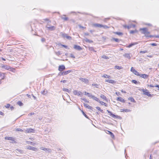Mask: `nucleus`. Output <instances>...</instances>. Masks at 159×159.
<instances>
[{
  "mask_svg": "<svg viewBox=\"0 0 159 159\" xmlns=\"http://www.w3.org/2000/svg\"><path fill=\"white\" fill-rule=\"evenodd\" d=\"M51 23V21L49 20L47 22V24L46 27L48 29V30L50 31H53L56 29V27L55 26L50 27V24Z\"/></svg>",
  "mask_w": 159,
  "mask_h": 159,
  "instance_id": "f257e3e1",
  "label": "nucleus"
},
{
  "mask_svg": "<svg viewBox=\"0 0 159 159\" xmlns=\"http://www.w3.org/2000/svg\"><path fill=\"white\" fill-rule=\"evenodd\" d=\"M140 30H142L141 33L143 34H145L146 33L150 34V32L148 31V29L146 28H140Z\"/></svg>",
  "mask_w": 159,
  "mask_h": 159,
  "instance_id": "f03ea898",
  "label": "nucleus"
},
{
  "mask_svg": "<svg viewBox=\"0 0 159 159\" xmlns=\"http://www.w3.org/2000/svg\"><path fill=\"white\" fill-rule=\"evenodd\" d=\"M142 90L144 94L146 95L149 97H150L151 96V94L149 93V92L148 91L147 89H143Z\"/></svg>",
  "mask_w": 159,
  "mask_h": 159,
  "instance_id": "7ed1b4c3",
  "label": "nucleus"
},
{
  "mask_svg": "<svg viewBox=\"0 0 159 159\" xmlns=\"http://www.w3.org/2000/svg\"><path fill=\"white\" fill-rule=\"evenodd\" d=\"M62 36L63 38H66V39L68 40H71L72 39L71 37L68 36L67 34H66L62 33Z\"/></svg>",
  "mask_w": 159,
  "mask_h": 159,
  "instance_id": "20e7f679",
  "label": "nucleus"
},
{
  "mask_svg": "<svg viewBox=\"0 0 159 159\" xmlns=\"http://www.w3.org/2000/svg\"><path fill=\"white\" fill-rule=\"evenodd\" d=\"M107 111L108 112V113H109L110 115L112 116L113 118H118L119 117H120L118 116L117 115H116L114 114H113V113L109 111L108 110H107Z\"/></svg>",
  "mask_w": 159,
  "mask_h": 159,
  "instance_id": "39448f33",
  "label": "nucleus"
},
{
  "mask_svg": "<svg viewBox=\"0 0 159 159\" xmlns=\"http://www.w3.org/2000/svg\"><path fill=\"white\" fill-rule=\"evenodd\" d=\"M73 93L75 95H77L80 96L82 94V93L80 91H78L77 90H75L73 91Z\"/></svg>",
  "mask_w": 159,
  "mask_h": 159,
  "instance_id": "423d86ee",
  "label": "nucleus"
},
{
  "mask_svg": "<svg viewBox=\"0 0 159 159\" xmlns=\"http://www.w3.org/2000/svg\"><path fill=\"white\" fill-rule=\"evenodd\" d=\"M1 68L2 69H4L7 70H10V69H11V67L7 65H2Z\"/></svg>",
  "mask_w": 159,
  "mask_h": 159,
  "instance_id": "0eeeda50",
  "label": "nucleus"
},
{
  "mask_svg": "<svg viewBox=\"0 0 159 159\" xmlns=\"http://www.w3.org/2000/svg\"><path fill=\"white\" fill-rule=\"evenodd\" d=\"M65 69V67L64 65L59 66L58 67V70L60 71H62Z\"/></svg>",
  "mask_w": 159,
  "mask_h": 159,
  "instance_id": "6e6552de",
  "label": "nucleus"
},
{
  "mask_svg": "<svg viewBox=\"0 0 159 159\" xmlns=\"http://www.w3.org/2000/svg\"><path fill=\"white\" fill-rule=\"evenodd\" d=\"M27 149L29 150H32L34 151H36L37 150V148L31 146H29L27 147Z\"/></svg>",
  "mask_w": 159,
  "mask_h": 159,
  "instance_id": "1a4fd4ad",
  "label": "nucleus"
},
{
  "mask_svg": "<svg viewBox=\"0 0 159 159\" xmlns=\"http://www.w3.org/2000/svg\"><path fill=\"white\" fill-rule=\"evenodd\" d=\"M105 82H108V83L114 84L116 83V81L112 80H106Z\"/></svg>",
  "mask_w": 159,
  "mask_h": 159,
  "instance_id": "9d476101",
  "label": "nucleus"
},
{
  "mask_svg": "<svg viewBox=\"0 0 159 159\" xmlns=\"http://www.w3.org/2000/svg\"><path fill=\"white\" fill-rule=\"evenodd\" d=\"M80 80L83 82H85V83H88L89 82V80L88 79H86V78H81L80 79Z\"/></svg>",
  "mask_w": 159,
  "mask_h": 159,
  "instance_id": "9b49d317",
  "label": "nucleus"
},
{
  "mask_svg": "<svg viewBox=\"0 0 159 159\" xmlns=\"http://www.w3.org/2000/svg\"><path fill=\"white\" fill-rule=\"evenodd\" d=\"M71 72V71L70 70H68L67 71H65L63 72H62L60 73V74H61V75H66L68 73H70V72Z\"/></svg>",
  "mask_w": 159,
  "mask_h": 159,
  "instance_id": "f8f14e48",
  "label": "nucleus"
},
{
  "mask_svg": "<svg viewBox=\"0 0 159 159\" xmlns=\"http://www.w3.org/2000/svg\"><path fill=\"white\" fill-rule=\"evenodd\" d=\"M34 130L32 129H27L26 130V131L28 133H31L34 132Z\"/></svg>",
  "mask_w": 159,
  "mask_h": 159,
  "instance_id": "ddd939ff",
  "label": "nucleus"
},
{
  "mask_svg": "<svg viewBox=\"0 0 159 159\" xmlns=\"http://www.w3.org/2000/svg\"><path fill=\"white\" fill-rule=\"evenodd\" d=\"M74 48L79 51L82 49L81 48L80 46L76 45H74Z\"/></svg>",
  "mask_w": 159,
  "mask_h": 159,
  "instance_id": "4468645a",
  "label": "nucleus"
},
{
  "mask_svg": "<svg viewBox=\"0 0 159 159\" xmlns=\"http://www.w3.org/2000/svg\"><path fill=\"white\" fill-rule=\"evenodd\" d=\"M139 76L145 79H147L148 77V75L147 74H140Z\"/></svg>",
  "mask_w": 159,
  "mask_h": 159,
  "instance_id": "2eb2a0df",
  "label": "nucleus"
},
{
  "mask_svg": "<svg viewBox=\"0 0 159 159\" xmlns=\"http://www.w3.org/2000/svg\"><path fill=\"white\" fill-rule=\"evenodd\" d=\"M130 53H125L123 55L124 57L129 59H130L131 57L130 56Z\"/></svg>",
  "mask_w": 159,
  "mask_h": 159,
  "instance_id": "dca6fc26",
  "label": "nucleus"
},
{
  "mask_svg": "<svg viewBox=\"0 0 159 159\" xmlns=\"http://www.w3.org/2000/svg\"><path fill=\"white\" fill-rule=\"evenodd\" d=\"M84 106L85 107H86L89 109H90L91 110H92L93 107H92L89 106V105H88L87 104H86L85 103H84Z\"/></svg>",
  "mask_w": 159,
  "mask_h": 159,
  "instance_id": "f3484780",
  "label": "nucleus"
},
{
  "mask_svg": "<svg viewBox=\"0 0 159 159\" xmlns=\"http://www.w3.org/2000/svg\"><path fill=\"white\" fill-rule=\"evenodd\" d=\"M117 100L118 101H119L124 103L125 102V100L121 97H118L117 98Z\"/></svg>",
  "mask_w": 159,
  "mask_h": 159,
  "instance_id": "a211bd4d",
  "label": "nucleus"
},
{
  "mask_svg": "<svg viewBox=\"0 0 159 159\" xmlns=\"http://www.w3.org/2000/svg\"><path fill=\"white\" fill-rule=\"evenodd\" d=\"M5 139L8 140H11L13 141H15L14 140V139L12 137H6L5 138Z\"/></svg>",
  "mask_w": 159,
  "mask_h": 159,
  "instance_id": "6ab92c4d",
  "label": "nucleus"
},
{
  "mask_svg": "<svg viewBox=\"0 0 159 159\" xmlns=\"http://www.w3.org/2000/svg\"><path fill=\"white\" fill-rule=\"evenodd\" d=\"M84 40L86 42H88L89 43H92L93 42V41L92 40H89L86 38H85L84 39Z\"/></svg>",
  "mask_w": 159,
  "mask_h": 159,
  "instance_id": "aec40b11",
  "label": "nucleus"
},
{
  "mask_svg": "<svg viewBox=\"0 0 159 159\" xmlns=\"http://www.w3.org/2000/svg\"><path fill=\"white\" fill-rule=\"evenodd\" d=\"M93 25L96 27H102L103 26V25L99 24H95Z\"/></svg>",
  "mask_w": 159,
  "mask_h": 159,
  "instance_id": "412c9836",
  "label": "nucleus"
},
{
  "mask_svg": "<svg viewBox=\"0 0 159 159\" xmlns=\"http://www.w3.org/2000/svg\"><path fill=\"white\" fill-rule=\"evenodd\" d=\"M137 44V43L135 42V43H131L128 46V47L129 48L131 47H132V46Z\"/></svg>",
  "mask_w": 159,
  "mask_h": 159,
  "instance_id": "4be33fe9",
  "label": "nucleus"
},
{
  "mask_svg": "<svg viewBox=\"0 0 159 159\" xmlns=\"http://www.w3.org/2000/svg\"><path fill=\"white\" fill-rule=\"evenodd\" d=\"M65 16V15H64L61 17V18L64 20L66 21L68 20V18L67 17H66Z\"/></svg>",
  "mask_w": 159,
  "mask_h": 159,
  "instance_id": "5701e85b",
  "label": "nucleus"
},
{
  "mask_svg": "<svg viewBox=\"0 0 159 159\" xmlns=\"http://www.w3.org/2000/svg\"><path fill=\"white\" fill-rule=\"evenodd\" d=\"M0 76L2 77L1 79V80H3L4 79L5 77V74L3 73H0Z\"/></svg>",
  "mask_w": 159,
  "mask_h": 159,
  "instance_id": "b1692460",
  "label": "nucleus"
},
{
  "mask_svg": "<svg viewBox=\"0 0 159 159\" xmlns=\"http://www.w3.org/2000/svg\"><path fill=\"white\" fill-rule=\"evenodd\" d=\"M108 132L109 133L108 134H110L111 137L112 138H114V134L111 132L109 131H108Z\"/></svg>",
  "mask_w": 159,
  "mask_h": 159,
  "instance_id": "393cba45",
  "label": "nucleus"
},
{
  "mask_svg": "<svg viewBox=\"0 0 159 159\" xmlns=\"http://www.w3.org/2000/svg\"><path fill=\"white\" fill-rule=\"evenodd\" d=\"M102 77H104L105 78H108L109 79H110L111 78V77L110 76L107 75H106V74H105V75H103L102 76Z\"/></svg>",
  "mask_w": 159,
  "mask_h": 159,
  "instance_id": "a878e982",
  "label": "nucleus"
},
{
  "mask_svg": "<svg viewBox=\"0 0 159 159\" xmlns=\"http://www.w3.org/2000/svg\"><path fill=\"white\" fill-rule=\"evenodd\" d=\"M121 110H122V111H124L125 112H129L130 111V110L129 109H121Z\"/></svg>",
  "mask_w": 159,
  "mask_h": 159,
  "instance_id": "bb28decb",
  "label": "nucleus"
},
{
  "mask_svg": "<svg viewBox=\"0 0 159 159\" xmlns=\"http://www.w3.org/2000/svg\"><path fill=\"white\" fill-rule=\"evenodd\" d=\"M111 41L114 40L115 41V42H119V39H118L117 38H112L111 39Z\"/></svg>",
  "mask_w": 159,
  "mask_h": 159,
  "instance_id": "cd10ccee",
  "label": "nucleus"
},
{
  "mask_svg": "<svg viewBox=\"0 0 159 159\" xmlns=\"http://www.w3.org/2000/svg\"><path fill=\"white\" fill-rule=\"evenodd\" d=\"M41 149L44 151H47L48 152H50L51 150L50 149H49L46 148H41Z\"/></svg>",
  "mask_w": 159,
  "mask_h": 159,
  "instance_id": "c85d7f7f",
  "label": "nucleus"
},
{
  "mask_svg": "<svg viewBox=\"0 0 159 159\" xmlns=\"http://www.w3.org/2000/svg\"><path fill=\"white\" fill-rule=\"evenodd\" d=\"M114 33L115 34H117L119 35H122L123 34V33L120 32H114Z\"/></svg>",
  "mask_w": 159,
  "mask_h": 159,
  "instance_id": "c756f323",
  "label": "nucleus"
},
{
  "mask_svg": "<svg viewBox=\"0 0 159 159\" xmlns=\"http://www.w3.org/2000/svg\"><path fill=\"white\" fill-rule=\"evenodd\" d=\"M92 98L93 99L95 100V101H96L98 102L99 101V99L95 97L94 96H93V97Z\"/></svg>",
  "mask_w": 159,
  "mask_h": 159,
  "instance_id": "7c9ffc66",
  "label": "nucleus"
},
{
  "mask_svg": "<svg viewBox=\"0 0 159 159\" xmlns=\"http://www.w3.org/2000/svg\"><path fill=\"white\" fill-rule=\"evenodd\" d=\"M41 93L42 94L44 95H45L47 93V91L44 90L41 91Z\"/></svg>",
  "mask_w": 159,
  "mask_h": 159,
  "instance_id": "2f4dec72",
  "label": "nucleus"
},
{
  "mask_svg": "<svg viewBox=\"0 0 159 159\" xmlns=\"http://www.w3.org/2000/svg\"><path fill=\"white\" fill-rule=\"evenodd\" d=\"M132 82L136 84H137L138 83H140V82H138L137 81L135 80H132Z\"/></svg>",
  "mask_w": 159,
  "mask_h": 159,
  "instance_id": "473e14b6",
  "label": "nucleus"
},
{
  "mask_svg": "<svg viewBox=\"0 0 159 159\" xmlns=\"http://www.w3.org/2000/svg\"><path fill=\"white\" fill-rule=\"evenodd\" d=\"M128 99L130 100L131 102H135L134 99L133 98H128Z\"/></svg>",
  "mask_w": 159,
  "mask_h": 159,
  "instance_id": "72a5a7b5",
  "label": "nucleus"
},
{
  "mask_svg": "<svg viewBox=\"0 0 159 159\" xmlns=\"http://www.w3.org/2000/svg\"><path fill=\"white\" fill-rule=\"evenodd\" d=\"M17 104L18 105H19L20 106H21L23 105V104L22 102L21 101H18L17 102Z\"/></svg>",
  "mask_w": 159,
  "mask_h": 159,
  "instance_id": "f704fd0d",
  "label": "nucleus"
},
{
  "mask_svg": "<svg viewBox=\"0 0 159 159\" xmlns=\"http://www.w3.org/2000/svg\"><path fill=\"white\" fill-rule=\"evenodd\" d=\"M100 97L102 98V99H104V100H106V97L105 96H104L102 94L100 96Z\"/></svg>",
  "mask_w": 159,
  "mask_h": 159,
  "instance_id": "c9c22d12",
  "label": "nucleus"
},
{
  "mask_svg": "<svg viewBox=\"0 0 159 159\" xmlns=\"http://www.w3.org/2000/svg\"><path fill=\"white\" fill-rule=\"evenodd\" d=\"M134 74L137 76H140V74L139 72H138L136 70L135 71V72L134 73Z\"/></svg>",
  "mask_w": 159,
  "mask_h": 159,
  "instance_id": "e433bc0d",
  "label": "nucleus"
},
{
  "mask_svg": "<svg viewBox=\"0 0 159 159\" xmlns=\"http://www.w3.org/2000/svg\"><path fill=\"white\" fill-rule=\"evenodd\" d=\"M102 58L104 59H109V57H108L106 56L105 55H103L102 56Z\"/></svg>",
  "mask_w": 159,
  "mask_h": 159,
  "instance_id": "4c0bfd02",
  "label": "nucleus"
},
{
  "mask_svg": "<svg viewBox=\"0 0 159 159\" xmlns=\"http://www.w3.org/2000/svg\"><path fill=\"white\" fill-rule=\"evenodd\" d=\"M98 102H99L102 105H105L106 104V103L102 101H99Z\"/></svg>",
  "mask_w": 159,
  "mask_h": 159,
  "instance_id": "58836bf2",
  "label": "nucleus"
},
{
  "mask_svg": "<svg viewBox=\"0 0 159 159\" xmlns=\"http://www.w3.org/2000/svg\"><path fill=\"white\" fill-rule=\"evenodd\" d=\"M115 68L117 69L120 70L122 68V67L121 66H115Z\"/></svg>",
  "mask_w": 159,
  "mask_h": 159,
  "instance_id": "ea45409f",
  "label": "nucleus"
},
{
  "mask_svg": "<svg viewBox=\"0 0 159 159\" xmlns=\"http://www.w3.org/2000/svg\"><path fill=\"white\" fill-rule=\"evenodd\" d=\"M82 112L84 116L86 118L88 119V116L85 114V113L83 111H82Z\"/></svg>",
  "mask_w": 159,
  "mask_h": 159,
  "instance_id": "a19ab883",
  "label": "nucleus"
},
{
  "mask_svg": "<svg viewBox=\"0 0 159 159\" xmlns=\"http://www.w3.org/2000/svg\"><path fill=\"white\" fill-rule=\"evenodd\" d=\"M96 109L101 112H102L103 110H102L99 107H96Z\"/></svg>",
  "mask_w": 159,
  "mask_h": 159,
  "instance_id": "79ce46f5",
  "label": "nucleus"
},
{
  "mask_svg": "<svg viewBox=\"0 0 159 159\" xmlns=\"http://www.w3.org/2000/svg\"><path fill=\"white\" fill-rule=\"evenodd\" d=\"M137 32V30H131L130 33L131 34H133L134 33H136Z\"/></svg>",
  "mask_w": 159,
  "mask_h": 159,
  "instance_id": "37998d69",
  "label": "nucleus"
},
{
  "mask_svg": "<svg viewBox=\"0 0 159 159\" xmlns=\"http://www.w3.org/2000/svg\"><path fill=\"white\" fill-rule=\"evenodd\" d=\"M136 70H135L133 67H131V71H132L133 73H134Z\"/></svg>",
  "mask_w": 159,
  "mask_h": 159,
  "instance_id": "c03bdc74",
  "label": "nucleus"
},
{
  "mask_svg": "<svg viewBox=\"0 0 159 159\" xmlns=\"http://www.w3.org/2000/svg\"><path fill=\"white\" fill-rule=\"evenodd\" d=\"M63 90L64 91L67 92H69V90L68 89L65 88H64Z\"/></svg>",
  "mask_w": 159,
  "mask_h": 159,
  "instance_id": "a18cd8bd",
  "label": "nucleus"
},
{
  "mask_svg": "<svg viewBox=\"0 0 159 159\" xmlns=\"http://www.w3.org/2000/svg\"><path fill=\"white\" fill-rule=\"evenodd\" d=\"M55 53H56V55L58 56H59L61 55V53L60 52H55Z\"/></svg>",
  "mask_w": 159,
  "mask_h": 159,
  "instance_id": "49530a36",
  "label": "nucleus"
},
{
  "mask_svg": "<svg viewBox=\"0 0 159 159\" xmlns=\"http://www.w3.org/2000/svg\"><path fill=\"white\" fill-rule=\"evenodd\" d=\"M16 131H23V130L17 128L16 129Z\"/></svg>",
  "mask_w": 159,
  "mask_h": 159,
  "instance_id": "de8ad7c7",
  "label": "nucleus"
},
{
  "mask_svg": "<svg viewBox=\"0 0 159 159\" xmlns=\"http://www.w3.org/2000/svg\"><path fill=\"white\" fill-rule=\"evenodd\" d=\"M81 99L82 100H83L84 101H85L86 102H89L88 100H87V99H86L85 98H81Z\"/></svg>",
  "mask_w": 159,
  "mask_h": 159,
  "instance_id": "09e8293b",
  "label": "nucleus"
},
{
  "mask_svg": "<svg viewBox=\"0 0 159 159\" xmlns=\"http://www.w3.org/2000/svg\"><path fill=\"white\" fill-rule=\"evenodd\" d=\"M87 95L89 97H91L92 98H93V95H92L91 94V93H87Z\"/></svg>",
  "mask_w": 159,
  "mask_h": 159,
  "instance_id": "8fccbe9b",
  "label": "nucleus"
},
{
  "mask_svg": "<svg viewBox=\"0 0 159 159\" xmlns=\"http://www.w3.org/2000/svg\"><path fill=\"white\" fill-rule=\"evenodd\" d=\"M70 57L71 58H75V56H74V55L72 54H70Z\"/></svg>",
  "mask_w": 159,
  "mask_h": 159,
  "instance_id": "3c124183",
  "label": "nucleus"
},
{
  "mask_svg": "<svg viewBox=\"0 0 159 159\" xmlns=\"http://www.w3.org/2000/svg\"><path fill=\"white\" fill-rule=\"evenodd\" d=\"M148 86H150L151 87H156L155 86L156 85H153L152 84H151L150 85L149 84L147 85Z\"/></svg>",
  "mask_w": 159,
  "mask_h": 159,
  "instance_id": "603ef678",
  "label": "nucleus"
},
{
  "mask_svg": "<svg viewBox=\"0 0 159 159\" xmlns=\"http://www.w3.org/2000/svg\"><path fill=\"white\" fill-rule=\"evenodd\" d=\"M147 51H141L140 52V53H145L146 52H147Z\"/></svg>",
  "mask_w": 159,
  "mask_h": 159,
  "instance_id": "864d4df0",
  "label": "nucleus"
},
{
  "mask_svg": "<svg viewBox=\"0 0 159 159\" xmlns=\"http://www.w3.org/2000/svg\"><path fill=\"white\" fill-rule=\"evenodd\" d=\"M92 85L93 86H95L96 88H98V86H99V85L98 84H93Z\"/></svg>",
  "mask_w": 159,
  "mask_h": 159,
  "instance_id": "5fc2aeb1",
  "label": "nucleus"
},
{
  "mask_svg": "<svg viewBox=\"0 0 159 159\" xmlns=\"http://www.w3.org/2000/svg\"><path fill=\"white\" fill-rule=\"evenodd\" d=\"M102 27H103L105 29H107L109 28V27L106 25H103Z\"/></svg>",
  "mask_w": 159,
  "mask_h": 159,
  "instance_id": "6e6d98bb",
  "label": "nucleus"
},
{
  "mask_svg": "<svg viewBox=\"0 0 159 159\" xmlns=\"http://www.w3.org/2000/svg\"><path fill=\"white\" fill-rule=\"evenodd\" d=\"M41 41L43 42H44L45 41V38H42L41 39Z\"/></svg>",
  "mask_w": 159,
  "mask_h": 159,
  "instance_id": "4d7b16f0",
  "label": "nucleus"
},
{
  "mask_svg": "<svg viewBox=\"0 0 159 159\" xmlns=\"http://www.w3.org/2000/svg\"><path fill=\"white\" fill-rule=\"evenodd\" d=\"M150 45L153 46H156L157 45V44H156L155 43H151L150 44Z\"/></svg>",
  "mask_w": 159,
  "mask_h": 159,
  "instance_id": "13d9d810",
  "label": "nucleus"
},
{
  "mask_svg": "<svg viewBox=\"0 0 159 159\" xmlns=\"http://www.w3.org/2000/svg\"><path fill=\"white\" fill-rule=\"evenodd\" d=\"M14 70H15L14 68L11 67V69H10V70H9L10 71H11L12 72H13Z\"/></svg>",
  "mask_w": 159,
  "mask_h": 159,
  "instance_id": "bf43d9fd",
  "label": "nucleus"
},
{
  "mask_svg": "<svg viewBox=\"0 0 159 159\" xmlns=\"http://www.w3.org/2000/svg\"><path fill=\"white\" fill-rule=\"evenodd\" d=\"M10 105L9 104H7V105L5 107L7 108H8L10 106Z\"/></svg>",
  "mask_w": 159,
  "mask_h": 159,
  "instance_id": "052dcab7",
  "label": "nucleus"
},
{
  "mask_svg": "<svg viewBox=\"0 0 159 159\" xmlns=\"http://www.w3.org/2000/svg\"><path fill=\"white\" fill-rule=\"evenodd\" d=\"M61 46L66 48H67V46L66 45H63V44H61Z\"/></svg>",
  "mask_w": 159,
  "mask_h": 159,
  "instance_id": "680f3d73",
  "label": "nucleus"
},
{
  "mask_svg": "<svg viewBox=\"0 0 159 159\" xmlns=\"http://www.w3.org/2000/svg\"><path fill=\"white\" fill-rule=\"evenodd\" d=\"M66 81H67L66 80H61V82L65 83H66Z\"/></svg>",
  "mask_w": 159,
  "mask_h": 159,
  "instance_id": "e2e57ef3",
  "label": "nucleus"
},
{
  "mask_svg": "<svg viewBox=\"0 0 159 159\" xmlns=\"http://www.w3.org/2000/svg\"><path fill=\"white\" fill-rule=\"evenodd\" d=\"M131 28V25L127 26V28L128 29H130Z\"/></svg>",
  "mask_w": 159,
  "mask_h": 159,
  "instance_id": "0e129e2a",
  "label": "nucleus"
},
{
  "mask_svg": "<svg viewBox=\"0 0 159 159\" xmlns=\"http://www.w3.org/2000/svg\"><path fill=\"white\" fill-rule=\"evenodd\" d=\"M84 34L85 36H88L89 35V34L87 32L85 33Z\"/></svg>",
  "mask_w": 159,
  "mask_h": 159,
  "instance_id": "69168bd1",
  "label": "nucleus"
},
{
  "mask_svg": "<svg viewBox=\"0 0 159 159\" xmlns=\"http://www.w3.org/2000/svg\"><path fill=\"white\" fill-rule=\"evenodd\" d=\"M79 27L80 28H83V29L85 28V27H84V26H82L80 25H79Z\"/></svg>",
  "mask_w": 159,
  "mask_h": 159,
  "instance_id": "338daca9",
  "label": "nucleus"
},
{
  "mask_svg": "<svg viewBox=\"0 0 159 159\" xmlns=\"http://www.w3.org/2000/svg\"><path fill=\"white\" fill-rule=\"evenodd\" d=\"M147 34V33L145 34H144L145 36H146V37H149V35H148V34Z\"/></svg>",
  "mask_w": 159,
  "mask_h": 159,
  "instance_id": "774afa93",
  "label": "nucleus"
}]
</instances>
